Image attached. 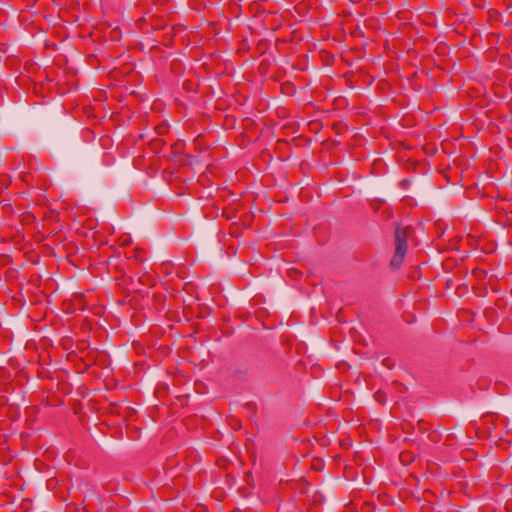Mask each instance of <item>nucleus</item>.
I'll use <instances>...</instances> for the list:
<instances>
[{"label":"nucleus","instance_id":"nucleus-1","mask_svg":"<svg viewBox=\"0 0 512 512\" xmlns=\"http://www.w3.org/2000/svg\"><path fill=\"white\" fill-rule=\"evenodd\" d=\"M409 230L397 227L395 230V253L391 259L390 266L398 269L402 265L408 249Z\"/></svg>","mask_w":512,"mask_h":512},{"label":"nucleus","instance_id":"nucleus-2","mask_svg":"<svg viewBox=\"0 0 512 512\" xmlns=\"http://www.w3.org/2000/svg\"><path fill=\"white\" fill-rule=\"evenodd\" d=\"M400 460H401V462H403V463H408V462H410V456H409V454H408V453H401V454H400Z\"/></svg>","mask_w":512,"mask_h":512},{"label":"nucleus","instance_id":"nucleus-3","mask_svg":"<svg viewBox=\"0 0 512 512\" xmlns=\"http://www.w3.org/2000/svg\"><path fill=\"white\" fill-rule=\"evenodd\" d=\"M162 28H165V26H162L159 20H156V23H151V29L153 30H158Z\"/></svg>","mask_w":512,"mask_h":512},{"label":"nucleus","instance_id":"nucleus-4","mask_svg":"<svg viewBox=\"0 0 512 512\" xmlns=\"http://www.w3.org/2000/svg\"><path fill=\"white\" fill-rule=\"evenodd\" d=\"M34 219H35V216L33 214H30V213H27L23 217V220L26 221L27 223L33 221Z\"/></svg>","mask_w":512,"mask_h":512},{"label":"nucleus","instance_id":"nucleus-5","mask_svg":"<svg viewBox=\"0 0 512 512\" xmlns=\"http://www.w3.org/2000/svg\"><path fill=\"white\" fill-rule=\"evenodd\" d=\"M473 274L477 277H482V276H485L486 275V272L482 269H475L473 271Z\"/></svg>","mask_w":512,"mask_h":512},{"label":"nucleus","instance_id":"nucleus-6","mask_svg":"<svg viewBox=\"0 0 512 512\" xmlns=\"http://www.w3.org/2000/svg\"><path fill=\"white\" fill-rule=\"evenodd\" d=\"M375 398H376V400H377L378 402H380V403H383V402H384L383 395H382V393H381V392H379V391L375 394Z\"/></svg>","mask_w":512,"mask_h":512},{"label":"nucleus","instance_id":"nucleus-7","mask_svg":"<svg viewBox=\"0 0 512 512\" xmlns=\"http://www.w3.org/2000/svg\"><path fill=\"white\" fill-rule=\"evenodd\" d=\"M167 0H154V3L155 4H163L165 3Z\"/></svg>","mask_w":512,"mask_h":512},{"label":"nucleus","instance_id":"nucleus-8","mask_svg":"<svg viewBox=\"0 0 512 512\" xmlns=\"http://www.w3.org/2000/svg\"><path fill=\"white\" fill-rule=\"evenodd\" d=\"M383 363L387 366V367H390L389 364H388V360H384Z\"/></svg>","mask_w":512,"mask_h":512}]
</instances>
